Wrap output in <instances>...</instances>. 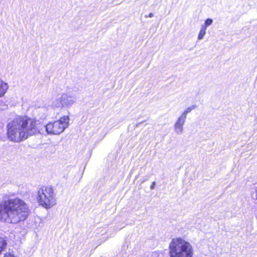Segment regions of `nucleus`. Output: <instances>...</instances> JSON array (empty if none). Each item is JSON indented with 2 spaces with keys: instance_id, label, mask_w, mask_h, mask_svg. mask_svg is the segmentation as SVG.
<instances>
[{
  "instance_id": "nucleus-4",
  "label": "nucleus",
  "mask_w": 257,
  "mask_h": 257,
  "mask_svg": "<svg viewBox=\"0 0 257 257\" xmlns=\"http://www.w3.org/2000/svg\"><path fill=\"white\" fill-rule=\"evenodd\" d=\"M36 198L39 205L47 209L56 204L54 193L51 186H43L39 188Z\"/></svg>"
},
{
  "instance_id": "nucleus-3",
  "label": "nucleus",
  "mask_w": 257,
  "mask_h": 257,
  "mask_svg": "<svg viewBox=\"0 0 257 257\" xmlns=\"http://www.w3.org/2000/svg\"><path fill=\"white\" fill-rule=\"evenodd\" d=\"M170 257H193L194 249L192 244L181 237L173 238L169 245Z\"/></svg>"
},
{
  "instance_id": "nucleus-11",
  "label": "nucleus",
  "mask_w": 257,
  "mask_h": 257,
  "mask_svg": "<svg viewBox=\"0 0 257 257\" xmlns=\"http://www.w3.org/2000/svg\"><path fill=\"white\" fill-rule=\"evenodd\" d=\"M194 108V106H193L192 107H188L184 112L182 114V115L181 116L184 117V118H186V115L187 114L190 112L193 108Z\"/></svg>"
},
{
  "instance_id": "nucleus-14",
  "label": "nucleus",
  "mask_w": 257,
  "mask_h": 257,
  "mask_svg": "<svg viewBox=\"0 0 257 257\" xmlns=\"http://www.w3.org/2000/svg\"><path fill=\"white\" fill-rule=\"evenodd\" d=\"M255 199L257 200V187L255 191Z\"/></svg>"
},
{
  "instance_id": "nucleus-16",
  "label": "nucleus",
  "mask_w": 257,
  "mask_h": 257,
  "mask_svg": "<svg viewBox=\"0 0 257 257\" xmlns=\"http://www.w3.org/2000/svg\"><path fill=\"white\" fill-rule=\"evenodd\" d=\"M154 184H155V183H154V182H153V184H152V186H151V188H152V189H153V185H154Z\"/></svg>"
},
{
  "instance_id": "nucleus-6",
  "label": "nucleus",
  "mask_w": 257,
  "mask_h": 257,
  "mask_svg": "<svg viewBox=\"0 0 257 257\" xmlns=\"http://www.w3.org/2000/svg\"><path fill=\"white\" fill-rule=\"evenodd\" d=\"M9 86L8 83L4 82L1 78H0V97H2L4 96Z\"/></svg>"
},
{
  "instance_id": "nucleus-9",
  "label": "nucleus",
  "mask_w": 257,
  "mask_h": 257,
  "mask_svg": "<svg viewBox=\"0 0 257 257\" xmlns=\"http://www.w3.org/2000/svg\"><path fill=\"white\" fill-rule=\"evenodd\" d=\"M63 99L62 95L59 96L55 101V105L56 107H63Z\"/></svg>"
},
{
  "instance_id": "nucleus-5",
  "label": "nucleus",
  "mask_w": 257,
  "mask_h": 257,
  "mask_svg": "<svg viewBox=\"0 0 257 257\" xmlns=\"http://www.w3.org/2000/svg\"><path fill=\"white\" fill-rule=\"evenodd\" d=\"M64 118L61 117L60 119L55 121L53 123H48L45 127L46 131L48 134L58 135L63 132L64 130Z\"/></svg>"
},
{
  "instance_id": "nucleus-10",
  "label": "nucleus",
  "mask_w": 257,
  "mask_h": 257,
  "mask_svg": "<svg viewBox=\"0 0 257 257\" xmlns=\"http://www.w3.org/2000/svg\"><path fill=\"white\" fill-rule=\"evenodd\" d=\"M206 28L205 26H202L198 36V39L199 40H201L203 38L206 33Z\"/></svg>"
},
{
  "instance_id": "nucleus-2",
  "label": "nucleus",
  "mask_w": 257,
  "mask_h": 257,
  "mask_svg": "<svg viewBox=\"0 0 257 257\" xmlns=\"http://www.w3.org/2000/svg\"><path fill=\"white\" fill-rule=\"evenodd\" d=\"M30 213L27 204L15 197L0 203V221L7 224H17L26 220Z\"/></svg>"
},
{
  "instance_id": "nucleus-7",
  "label": "nucleus",
  "mask_w": 257,
  "mask_h": 257,
  "mask_svg": "<svg viewBox=\"0 0 257 257\" xmlns=\"http://www.w3.org/2000/svg\"><path fill=\"white\" fill-rule=\"evenodd\" d=\"M186 118H184V116L183 117L180 116L179 118L178 119L177 122L175 123V130L177 132H181L182 130L183 125L184 123L185 120Z\"/></svg>"
},
{
  "instance_id": "nucleus-13",
  "label": "nucleus",
  "mask_w": 257,
  "mask_h": 257,
  "mask_svg": "<svg viewBox=\"0 0 257 257\" xmlns=\"http://www.w3.org/2000/svg\"><path fill=\"white\" fill-rule=\"evenodd\" d=\"M4 257H15L13 254L10 253H7L4 254Z\"/></svg>"
},
{
  "instance_id": "nucleus-15",
  "label": "nucleus",
  "mask_w": 257,
  "mask_h": 257,
  "mask_svg": "<svg viewBox=\"0 0 257 257\" xmlns=\"http://www.w3.org/2000/svg\"><path fill=\"white\" fill-rule=\"evenodd\" d=\"M153 16V14L152 13H150L149 15V17H152Z\"/></svg>"
},
{
  "instance_id": "nucleus-12",
  "label": "nucleus",
  "mask_w": 257,
  "mask_h": 257,
  "mask_svg": "<svg viewBox=\"0 0 257 257\" xmlns=\"http://www.w3.org/2000/svg\"><path fill=\"white\" fill-rule=\"evenodd\" d=\"M212 20L211 19H207L206 20L205 22V24L203 25V26H206V28L211 25L212 23Z\"/></svg>"
},
{
  "instance_id": "nucleus-1",
  "label": "nucleus",
  "mask_w": 257,
  "mask_h": 257,
  "mask_svg": "<svg viewBox=\"0 0 257 257\" xmlns=\"http://www.w3.org/2000/svg\"><path fill=\"white\" fill-rule=\"evenodd\" d=\"M38 132L37 120L27 116H18L7 125V138L15 143L23 142Z\"/></svg>"
},
{
  "instance_id": "nucleus-8",
  "label": "nucleus",
  "mask_w": 257,
  "mask_h": 257,
  "mask_svg": "<svg viewBox=\"0 0 257 257\" xmlns=\"http://www.w3.org/2000/svg\"><path fill=\"white\" fill-rule=\"evenodd\" d=\"M7 245L6 240L4 238L0 237V254L6 248Z\"/></svg>"
}]
</instances>
